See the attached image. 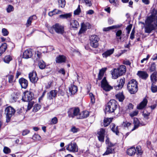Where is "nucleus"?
Segmentation results:
<instances>
[{"instance_id":"nucleus-53","label":"nucleus","mask_w":157,"mask_h":157,"mask_svg":"<svg viewBox=\"0 0 157 157\" xmlns=\"http://www.w3.org/2000/svg\"><path fill=\"white\" fill-rule=\"evenodd\" d=\"M2 32L3 34V35L4 36H6L9 34V32L5 28H3L2 29Z\"/></svg>"},{"instance_id":"nucleus-19","label":"nucleus","mask_w":157,"mask_h":157,"mask_svg":"<svg viewBox=\"0 0 157 157\" xmlns=\"http://www.w3.org/2000/svg\"><path fill=\"white\" fill-rule=\"evenodd\" d=\"M66 57L63 55H59L56 58V61L57 63H62L65 62Z\"/></svg>"},{"instance_id":"nucleus-7","label":"nucleus","mask_w":157,"mask_h":157,"mask_svg":"<svg viewBox=\"0 0 157 157\" xmlns=\"http://www.w3.org/2000/svg\"><path fill=\"white\" fill-rule=\"evenodd\" d=\"M101 88L106 91H109L113 89V87L109 84L105 77L101 80Z\"/></svg>"},{"instance_id":"nucleus-60","label":"nucleus","mask_w":157,"mask_h":157,"mask_svg":"<svg viewBox=\"0 0 157 157\" xmlns=\"http://www.w3.org/2000/svg\"><path fill=\"white\" fill-rule=\"evenodd\" d=\"M151 89L152 92L154 93L156 92L157 91V86H152Z\"/></svg>"},{"instance_id":"nucleus-63","label":"nucleus","mask_w":157,"mask_h":157,"mask_svg":"<svg viewBox=\"0 0 157 157\" xmlns=\"http://www.w3.org/2000/svg\"><path fill=\"white\" fill-rule=\"evenodd\" d=\"M30 131L28 130H25L23 131L22 132V135L23 136H25L27 135L29 132Z\"/></svg>"},{"instance_id":"nucleus-2","label":"nucleus","mask_w":157,"mask_h":157,"mask_svg":"<svg viewBox=\"0 0 157 157\" xmlns=\"http://www.w3.org/2000/svg\"><path fill=\"white\" fill-rule=\"evenodd\" d=\"M48 29L49 32L52 34L54 33V30L57 33L61 34H63L65 32L64 26L58 23L48 27Z\"/></svg>"},{"instance_id":"nucleus-27","label":"nucleus","mask_w":157,"mask_h":157,"mask_svg":"<svg viewBox=\"0 0 157 157\" xmlns=\"http://www.w3.org/2000/svg\"><path fill=\"white\" fill-rule=\"evenodd\" d=\"M151 82L153 84L157 81V71L153 73L150 76Z\"/></svg>"},{"instance_id":"nucleus-56","label":"nucleus","mask_w":157,"mask_h":157,"mask_svg":"<svg viewBox=\"0 0 157 157\" xmlns=\"http://www.w3.org/2000/svg\"><path fill=\"white\" fill-rule=\"evenodd\" d=\"M57 119L56 117L53 118L51 120V123L52 124H55L57 123Z\"/></svg>"},{"instance_id":"nucleus-44","label":"nucleus","mask_w":157,"mask_h":157,"mask_svg":"<svg viewBox=\"0 0 157 157\" xmlns=\"http://www.w3.org/2000/svg\"><path fill=\"white\" fill-rule=\"evenodd\" d=\"M41 107V106L40 105L38 104H35L34 105L33 111L34 112H36L40 109Z\"/></svg>"},{"instance_id":"nucleus-33","label":"nucleus","mask_w":157,"mask_h":157,"mask_svg":"<svg viewBox=\"0 0 157 157\" xmlns=\"http://www.w3.org/2000/svg\"><path fill=\"white\" fill-rule=\"evenodd\" d=\"M7 48V45L6 43H4L0 47V56L3 53Z\"/></svg>"},{"instance_id":"nucleus-57","label":"nucleus","mask_w":157,"mask_h":157,"mask_svg":"<svg viewBox=\"0 0 157 157\" xmlns=\"http://www.w3.org/2000/svg\"><path fill=\"white\" fill-rule=\"evenodd\" d=\"M79 129L75 126H73L71 128V131L73 133H76L78 131Z\"/></svg>"},{"instance_id":"nucleus-11","label":"nucleus","mask_w":157,"mask_h":157,"mask_svg":"<svg viewBox=\"0 0 157 157\" xmlns=\"http://www.w3.org/2000/svg\"><path fill=\"white\" fill-rule=\"evenodd\" d=\"M113 145L111 143H108V146L105 152L103 154V155H107L115 152L114 148L113 147Z\"/></svg>"},{"instance_id":"nucleus-16","label":"nucleus","mask_w":157,"mask_h":157,"mask_svg":"<svg viewBox=\"0 0 157 157\" xmlns=\"http://www.w3.org/2000/svg\"><path fill=\"white\" fill-rule=\"evenodd\" d=\"M114 49L113 48L106 51L102 54V57L104 58H107L112 54L114 52Z\"/></svg>"},{"instance_id":"nucleus-37","label":"nucleus","mask_w":157,"mask_h":157,"mask_svg":"<svg viewBox=\"0 0 157 157\" xmlns=\"http://www.w3.org/2000/svg\"><path fill=\"white\" fill-rule=\"evenodd\" d=\"M120 27L121 26L118 25H113L107 28H104L103 30V31H108L112 29H115L117 28H120Z\"/></svg>"},{"instance_id":"nucleus-15","label":"nucleus","mask_w":157,"mask_h":157,"mask_svg":"<svg viewBox=\"0 0 157 157\" xmlns=\"http://www.w3.org/2000/svg\"><path fill=\"white\" fill-rule=\"evenodd\" d=\"M105 132V129L103 128H101L100 129V131L98 132V134L99 135L98 138L100 141L101 142L104 141Z\"/></svg>"},{"instance_id":"nucleus-40","label":"nucleus","mask_w":157,"mask_h":157,"mask_svg":"<svg viewBox=\"0 0 157 157\" xmlns=\"http://www.w3.org/2000/svg\"><path fill=\"white\" fill-rule=\"evenodd\" d=\"M156 70V65L153 63H152L149 67V70L151 72L155 71Z\"/></svg>"},{"instance_id":"nucleus-10","label":"nucleus","mask_w":157,"mask_h":157,"mask_svg":"<svg viewBox=\"0 0 157 157\" xmlns=\"http://www.w3.org/2000/svg\"><path fill=\"white\" fill-rule=\"evenodd\" d=\"M66 149L70 152H76L78 151V147L75 142H71L66 146Z\"/></svg>"},{"instance_id":"nucleus-13","label":"nucleus","mask_w":157,"mask_h":157,"mask_svg":"<svg viewBox=\"0 0 157 157\" xmlns=\"http://www.w3.org/2000/svg\"><path fill=\"white\" fill-rule=\"evenodd\" d=\"M19 82L22 88L26 89L28 86V81L24 78H20L19 80Z\"/></svg>"},{"instance_id":"nucleus-22","label":"nucleus","mask_w":157,"mask_h":157,"mask_svg":"<svg viewBox=\"0 0 157 157\" xmlns=\"http://www.w3.org/2000/svg\"><path fill=\"white\" fill-rule=\"evenodd\" d=\"M89 116V112L88 111H83L79 114L78 117H77L78 119L84 118L87 117Z\"/></svg>"},{"instance_id":"nucleus-51","label":"nucleus","mask_w":157,"mask_h":157,"mask_svg":"<svg viewBox=\"0 0 157 157\" xmlns=\"http://www.w3.org/2000/svg\"><path fill=\"white\" fill-rule=\"evenodd\" d=\"M150 57V56L148 55H147V57L146 58H144L143 59L141 60V63H144L145 64L146 63L148 59Z\"/></svg>"},{"instance_id":"nucleus-23","label":"nucleus","mask_w":157,"mask_h":157,"mask_svg":"<svg viewBox=\"0 0 157 157\" xmlns=\"http://www.w3.org/2000/svg\"><path fill=\"white\" fill-rule=\"evenodd\" d=\"M90 24L89 23H86V24L82 23L79 32L81 33H83L86 30L87 28L89 29L90 27Z\"/></svg>"},{"instance_id":"nucleus-34","label":"nucleus","mask_w":157,"mask_h":157,"mask_svg":"<svg viewBox=\"0 0 157 157\" xmlns=\"http://www.w3.org/2000/svg\"><path fill=\"white\" fill-rule=\"evenodd\" d=\"M107 69L106 68H102L99 71V72L98 75V79L101 80L102 79L103 77L104 73Z\"/></svg>"},{"instance_id":"nucleus-32","label":"nucleus","mask_w":157,"mask_h":157,"mask_svg":"<svg viewBox=\"0 0 157 157\" xmlns=\"http://www.w3.org/2000/svg\"><path fill=\"white\" fill-rule=\"evenodd\" d=\"M136 152V150L135 147H132L128 149L127 150V154L130 156L134 155Z\"/></svg>"},{"instance_id":"nucleus-49","label":"nucleus","mask_w":157,"mask_h":157,"mask_svg":"<svg viewBox=\"0 0 157 157\" xmlns=\"http://www.w3.org/2000/svg\"><path fill=\"white\" fill-rule=\"evenodd\" d=\"M132 124L131 123L128 122L127 121L123 122L122 125L125 127L128 128Z\"/></svg>"},{"instance_id":"nucleus-3","label":"nucleus","mask_w":157,"mask_h":157,"mask_svg":"<svg viewBox=\"0 0 157 157\" xmlns=\"http://www.w3.org/2000/svg\"><path fill=\"white\" fill-rule=\"evenodd\" d=\"M127 88L130 93L134 94L136 93L138 90L137 83L134 79L130 81L127 85Z\"/></svg>"},{"instance_id":"nucleus-50","label":"nucleus","mask_w":157,"mask_h":157,"mask_svg":"<svg viewBox=\"0 0 157 157\" xmlns=\"http://www.w3.org/2000/svg\"><path fill=\"white\" fill-rule=\"evenodd\" d=\"M138 113V111L135 110L129 113V115L131 117H133L135 116H136Z\"/></svg>"},{"instance_id":"nucleus-4","label":"nucleus","mask_w":157,"mask_h":157,"mask_svg":"<svg viewBox=\"0 0 157 157\" xmlns=\"http://www.w3.org/2000/svg\"><path fill=\"white\" fill-rule=\"evenodd\" d=\"M117 108V103L115 100H111L105 108L106 112L113 113Z\"/></svg>"},{"instance_id":"nucleus-26","label":"nucleus","mask_w":157,"mask_h":157,"mask_svg":"<svg viewBox=\"0 0 157 157\" xmlns=\"http://www.w3.org/2000/svg\"><path fill=\"white\" fill-rule=\"evenodd\" d=\"M112 78L113 79H117L121 76L118 72V70L117 69H114L112 71Z\"/></svg>"},{"instance_id":"nucleus-54","label":"nucleus","mask_w":157,"mask_h":157,"mask_svg":"<svg viewBox=\"0 0 157 157\" xmlns=\"http://www.w3.org/2000/svg\"><path fill=\"white\" fill-rule=\"evenodd\" d=\"M9 82L12 83L13 82V75H9L8 76Z\"/></svg>"},{"instance_id":"nucleus-45","label":"nucleus","mask_w":157,"mask_h":157,"mask_svg":"<svg viewBox=\"0 0 157 157\" xmlns=\"http://www.w3.org/2000/svg\"><path fill=\"white\" fill-rule=\"evenodd\" d=\"M136 154L138 155H141L142 153V151L141 150V147L140 146H137L136 149Z\"/></svg>"},{"instance_id":"nucleus-31","label":"nucleus","mask_w":157,"mask_h":157,"mask_svg":"<svg viewBox=\"0 0 157 157\" xmlns=\"http://www.w3.org/2000/svg\"><path fill=\"white\" fill-rule=\"evenodd\" d=\"M133 124L134 127L132 129V131H133L137 128L139 126L140 122L138 119L136 118H134L133 119Z\"/></svg>"},{"instance_id":"nucleus-29","label":"nucleus","mask_w":157,"mask_h":157,"mask_svg":"<svg viewBox=\"0 0 157 157\" xmlns=\"http://www.w3.org/2000/svg\"><path fill=\"white\" fill-rule=\"evenodd\" d=\"M70 26L73 28H77L79 26V24L77 21L72 20L70 21Z\"/></svg>"},{"instance_id":"nucleus-17","label":"nucleus","mask_w":157,"mask_h":157,"mask_svg":"<svg viewBox=\"0 0 157 157\" xmlns=\"http://www.w3.org/2000/svg\"><path fill=\"white\" fill-rule=\"evenodd\" d=\"M125 80V79L124 78L120 79L119 84L117 85L114 86V88L116 90H118L121 89L124 84Z\"/></svg>"},{"instance_id":"nucleus-8","label":"nucleus","mask_w":157,"mask_h":157,"mask_svg":"<svg viewBox=\"0 0 157 157\" xmlns=\"http://www.w3.org/2000/svg\"><path fill=\"white\" fill-rule=\"evenodd\" d=\"M79 113V109L78 108L70 109L68 112V117H69L73 118L76 116L77 117H78Z\"/></svg>"},{"instance_id":"nucleus-28","label":"nucleus","mask_w":157,"mask_h":157,"mask_svg":"<svg viewBox=\"0 0 157 157\" xmlns=\"http://www.w3.org/2000/svg\"><path fill=\"white\" fill-rule=\"evenodd\" d=\"M36 17L35 15H33L30 17L27 20L26 23V26L28 27L30 25L33 20L36 19Z\"/></svg>"},{"instance_id":"nucleus-46","label":"nucleus","mask_w":157,"mask_h":157,"mask_svg":"<svg viewBox=\"0 0 157 157\" xmlns=\"http://www.w3.org/2000/svg\"><path fill=\"white\" fill-rule=\"evenodd\" d=\"M81 12V10L80 8V6L79 5L78 8L74 11V14L75 15H78Z\"/></svg>"},{"instance_id":"nucleus-24","label":"nucleus","mask_w":157,"mask_h":157,"mask_svg":"<svg viewBox=\"0 0 157 157\" xmlns=\"http://www.w3.org/2000/svg\"><path fill=\"white\" fill-rule=\"evenodd\" d=\"M147 100L144 98L143 101L138 105L137 106V108L139 109H141L144 108L147 105Z\"/></svg>"},{"instance_id":"nucleus-61","label":"nucleus","mask_w":157,"mask_h":157,"mask_svg":"<svg viewBox=\"0 0 157 157\" xmlns=\"http://www.w3.org/2000/svg\"><path fill=\"white\" fill-rule=\"evenodd\" d=\"M17 99V97L15 96H12L10 99V101L11 102H14L16 101Z\"/></svg>"},{"instance_id":"nucleus-30","label":"nucleus","mask_w":157,"mask_h":157,"mask_svg":"<svg viewBox=\"0 0 157 157\" xmlns=\"http://www.w3.org/2000/svg\"><path fill=\"white\" fill-rule=\"evenodd\" d=\"M115 96L116 98L121 102L123 101L125 98L122 92L117 93Z\"/></svg>"},{"instance_id":"nucleus-20","label":"nucleus","mask_w":157,"mask_h":157,"mask_svg":"<svg viewBox=\"0 0 157 157\" xmlns=\"http://www.w3.org/2000/svg\"><path fill=\"white\" fill-rule=\"evenodd\" d=\"M137 75L140 78L144 79H146L148 76L147 73L143 71H138Z\"/></svg>"},{"instance_id":"nucleus-47","label":"nucleus","mask_w":157,"mask_h":157,"mask_svg":"<svg viewBox=\"0 0 157 157\" xmlns=\"http://www.w3.org/2000/svg\"><path fill=\"white\" fill-rule=\"evenodd\" d=\"M40 138V136L37 134H35L33 136V139L34 140H39Z\"/></svg>"},{"instance_id":"nucleus-38","label":"nucleus","mask_w":157,"mask_h":157,"mask_svg":"<svg viewBox=\"0 0 157 157\" xmlns=\"http://www.w3.org/2000/svg\"><path fill=\"white\" fill-rule=\"evenodd\" d=\"M111 118H105L104 120V125L105 127L107 126L112 121Z\"/></svg>"},{"instance_id":"nucleus-36","label":"nucleus","mask_w":157,"mask_h":157,"mask_svg":"<svg viewBox=\"0 0 157 157\" xmlns=\"http://www.w3.org/2000/svg\"><path fill=\"white\" fill-rule=\"evenodd\" d=\"M71 16V13H70L60 15L59 16V17L62 19H67L70 18Z\"/></svg>"},{"instance_id":"nucleus-43","label":"nucleus","mask_w":157,"mask_h":157,"mask_svg":"<svg viewBox=\"0 0 157 157\" xmlns=\"http://www.w3.org/2000/svg\"><path fill=\"white\" fill-rule=\"evenodd\" d=\"M80 2H82V3H85V4L88 6H90L92 5V3L91 2L90 0H79Z\"/></svg>"},{"instance_id":"nucleus-58","label":"nucleus","mask_w":157,"mask_h":157,"mask_svg":"<svg viewBox=\"0 0 157 157\" xmlns=\"http://www.w3.org/2000/svg\"><path fill=\"white\" fill-rule=\"evenodd\" d=\"M33 104V101L29 103L27 106V110H29L32 107Z\"/></svg>"},{"instance_id":"nucleus-25","label":"nucleus","mask_w":157,"mask_h":157,"mask_svg":"<svg viewBox=\"0 0 157 157\" xmlns=\"http://www.w3.org/2000/svg\"><path fill=\"white\" fill-rule=\"evenodd\" d=\"M117 69L118 70V72L121 76L125 73L126 71V67L124 65L120 66L119 68Z\"/></svg>"},{"instance_id":"nucleus-14","label":"nucleus","mask_w":157,"mask_h":157,"mask_svg":"<svg viewBox=\"0 0 157 157\" xmlns=\"http://www.w3.org/2000/svg\"><path fill=\"white\" fill-rule=\"evenodd\" d=\"M57 93V91L56 90H52L48 92L47 94V98L51 100L53 99V98L56 97Z\"/></svg>"},{"instance_id":"nucleus-6","label":"nucleus","mask_w":157,"mask_h":157,"mask_svg":"<svg viewBox=\"0 0 157 157\" xmlns=\"http://www.w3.org/2000/svg\"><path fill=\"white\" fill-rule=\"evenodd\" d=\"M90 45L93 48H96L98 45L99 38L96 35H93L90 37Z\"/></svg>"},{"instance_id":"nucleus-12","label":"nucleus","mask_w":157,"mask_h":157,"mask_svg":"<svg viewBox=\"0 0 157 157\" xmlns=\"http://www.w3.org/2000/svg\"><path fill=\"white\" fill-rule=\"evenodd\" d=\"M29 77L30 82L33 83H36L38 79L37 74L35 71L30 72L29 74Z\"/></svg>"},{"instance_id":"nucleus-1","label":"nucleus","mask_w":157,"mask_h":157,"mask_svg":"<svg viewBox=\"0 0 157 157\" xmlns=\"http://www.w3.org/2000/svg\"><path fill=\"white\" fill-rule=\"evenodd\" d=\"M145 22V33H149L152 30L157 29V11L153 10L151 15L147 17Z\"/></svg>"},{"instance_id":"nucleus-41","label":"nucleus","mask_w":157,"mask_h":157,"mask_svg":"<svg viewBox=\"0 0 157 157\" xmlns=\"http://www.w3.org/2000/svg\"><path fill=\"white\" fill-rule=\"evenodd\" d=\"M58 5L59 7L63 8L64 7L66 4L65 0H58Z\"/></svg>"},{"instance_id":"nucleus-62","label":"nucleus","mask_w":157,"mask_h":157,"mask_svg":"<svg viewBox=\"0 0 157 157\" xmlns=\"http://www.w3.org/2000/svg\"><path fill=\"white\" fill-rule=\"evenodd\" d=\"M132 27V25H128L126 28V30L127 31V33L129 34Z\"/></svg>"},{"instance_id":"nucleus-55","label":"nucleus","mask_w":157,"mask_h":157,"mask_svg":"<svg viewBox=\"0 0 157 157\" xmlns=\"http://www.w3.org/2000/svg\"><path fill=\"white\" fill-rule=\"evenodd\" d=\"M3 152L5 153L8 154L10 152V150L8 147H5L4 148Z\"/></svg>"},{"instance_id":"nucleus-64","label":"nucleus","mask_w":157,"mask_h":157,"mask_svg":"<svg viewBox=\"0 0 157 157\" xmlns=\"http://www.w3.org/2000/svg\"><path fill=\"white\" fill-rule=\"evenodd\" d=\"M122 31L121 30H119L116 32V37H120L122 34Z\"/></svg>"},{"instance_id":"nucleus-59","label":"nucleus","mask_w":157,"mask_h":157,"mask_svg":"<svg viewBox=\"0 0 157 157\" xmlns=\"http://www.w3.org/2000/svg\"><path fill=\"white\" fill-rule=\"evenodd\" d=\"M53 11L54 15L59 14L62 13V11L61 10L56 9H54Z\"/></svg>"},{"instance_id":"nucleus-42","label":"nucleus","mask_w":157,"mask_h":157,"mask_svg":"<svg viewBox=\"0 0 157 157\" xmlns=\"http://www.w3.org/2000/svg\"><path fill=\"white\" fill-rule=\"evenodd\" d=\"M38 65L39 67L41 69H44L46 66L45 63L42 60L39 61Z\"/></svg>"},{"instance_id":"nucleus-48","label":"nucleus","mask_w":157,"mask_h":157,"mask_svg":"<svg viewBox=\"0 0 157 157\" xmlns=\"http://www.w3.org/2000/svg\"><path fill=\"white\" fill-rule=\"evenodd\" d=\"M13 7L11 5H9L6 9L8 13H10L13 10Z\"/></svg>"},{"instance_id":"nucleus-18","label":"nucleus","mask_w":157,"mask_h":157,"mask_svg":"<svg viewBox=\"0 0 157 157\" xmlns=\"http://www.w3.org/2000/svg\"><path fill=\"white\" fill-rule=\"evenodd\" d=\"M32 56V53L30 49H27L24 52L23 57L24 59H28L31 57Z\"/></svg>"},{"instance_id":"nucleus-52","label":"nucleus","mask_w":157,"mask_h":157,"mask_svg":"<svg viewBox=\"0 0 157 157\" xmlns=\"http://www.w3.org/2000/svg\"><path fill=\"white\" fill-rule=\"evenodd\" d=\"M89 95L91 101L92 103H94L95 101V99L94 96L93 94L90 93L89 94Z\"/></svg>"},{"instance_id":"nucleus-39","label":"nucleus","mask_w":157,"mask_h":157,"mask_svg":"<svg viewBox=\"0 0 157 157\" xmlns=\"http://www.w3.org/2000/svg\"><path fill=\"white\" fill-rule=\"evenodd\" d=\"M12 59V57L10 55H8L6 56L4 59V62L7 63H9L10 61Z\"/></svg>"},{"instance_id":"nucleus-5","label":"nucleus","mask_w":157,"mask_h":157,"mask_svg":"<svg viewBox=\"0 0 157 157\" xmlns=\"http://www.w3.org/2000/svg\"><path fill=\"white\" fill-rule=\"evenodd\" d=\"M15 112V110L11 106H10L6 108L5 113L6 114L7 122L10 121L11 117L14 115Z\"/></svg>"},{"instance_id":"nucleus-9","label":"nucleus","mask_w":157,"mask_h":157,"mask_svg":"<svg viewBox=\"0 0 157 157\" xmlns=\"http://www.w3.org/2000/svg\"><path fill=\"white\" fill-rule=\"evenodd\" d=\"M33 95L32 92L28 91H25L24 92L22 100L25 101H29L33 99Z\"/></svg>"},{"instance_id":"nucleus-21","label":"nucleus","mask_w":157,"mask_h":157,"mask_svg":"<svg viewBox=\"0 0 157 157\" xmlns=\"http://www.w3.org/2000/svg\"><path fill=\"white\" fill-rule=\"evenodd\" d=\"M69 90L71 95H74L77 91L78 88L77 86L74 85H71L69 87Z\"/></svg>"},{"instance_id":"nucleus-35","label":"nucleus","mask_w":157,"mask_h":157,"mask_svg":"<svg viewBox=\"0 0 157 157\" xmlns=\"http://www.w3.org/2000/svg\"><path fill=\"white\" fill-rule=\"evenodd\" d=\"M110 127L112 131L115 133L116 135H118L119 132L118 130L117 126L116 127V125L114 124H112L110 125Z\"/></svg>"}]
</instances>
